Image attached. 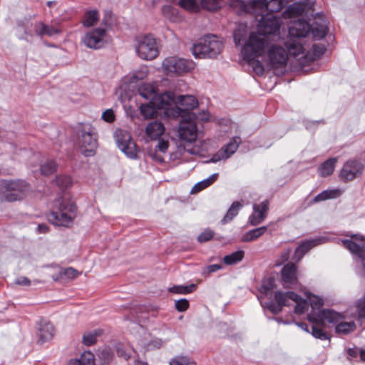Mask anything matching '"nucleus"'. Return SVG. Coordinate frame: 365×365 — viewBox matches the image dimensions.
Instances as JSON below:
<instances>
[{
	"label": "nucleus",
	"instance_id": "obj_25",
	"mask_svg": "<svg viewBox=\"0 0 365 365\" xmlns=\"http://www.w3.org/2000/svg\"><path fill=\"white\" fill-rule=\"evenodd\" d=\"M267 230V226H262L255 229L250 230L245 232L241 238L243 242L255 241L262 236Z\"/></svg>",
	"mask_w": 365,
	"mask_h": 365
},
{
	"label": "nucleus",
	"instance_id": "obj_43",
	"mask_svg": "<svg viewBox=\"0 0 365 365\" xmlns=\"http://www.w3.org/2000/svg\"><path fill=\"white\" fill-rule=\"evenodd\" d=\"M156 108L153 104L150 103V104H142L140 106V113L145 118H151L155 113Z\"/></svg>",
	"mask_w": 365,
	"mask_h": 365
},
{
	"label": "nucleus",
	"instance_id": "obj_53",
	"mask_svg": "<svg viewBox=\"0 0 365 365\" xmlns=\"http://www.w3.org/2000/svg\"><path fill=\"white\" fill-rule=\"evenodd\" d=\"M189 302L186 299H180L175 302V308L178 312L186 311L189 307Z\"/></svg>",
	"mask_w": 365,
	"mask_h": 365
},
{
	"label": "nucleus",
	"instance_id": "obj_62",
	"mask_svg": "<svg viewBox=\"0 0 365 365\" xmlns=\"http://www.w3.org/2000/svg\"><path fill=\"white\" fill-rule=\"evenodd\" d=\"M39 233H46L48 231V226L46 224H39L37 227Z\"/></svg>",
	"mask_w": 365,
	"mask_h": 365
},
{
	"label": "nucleus",
	"instance_id": "obj_52",
	"mask_svg": "<svg viewBox=\"0 0 365 365\" xmlns=\"http://www.w3.org/2000/svg\"><path fill=\"white\" fill-rule=\"evenodd\" d=\"M213 235V231H212L210 229H206L198 235L197 240L200 242H205L210 240L212 238Z\"/></svg>",
	"mask_w": 365,
	"mask_h": 365
},
{
	"label": "nucleus",
	"instance_id": "obj_4",
	"mask_svg": "<svg viewBox=\"0 0 365 365\" xmlns=\"http://www.w3.org/2000/svg\"><path fill=\"white\" fill-rule=\"evenodd\" d=\"M222 43L215 35H207L193 44L192 52L195 58H216L221 52Z\"/></svg>",
	"mask_w": 365,
	"mask_h": 365
},
{
	"label": "nucleus",
	"instance_id": "obj_34",
	"mask_svg": "<svg viewBox=\"0 0 365 365\" xmlns=\"http://www.w3.org/2000/svg\"><path fill=\"white\" fill-rule=\"evenodd\" d=\"M356 329V324L354 321L344 322L343 319L339 321L336 327L335 331L338 334L346 335L352 332Z\"/></svg>",
	"mask_w": 365,
	"mask_h": 365
},
{
	"label": "nucleus",
	"instance_id": "obj_22",
	"mask_svg": "<svg viewBox=\"0 0 365 365\" xmlns=\"http://www.w3.org/2000/svg\"><path fill=\"white\" fill-rule=\"evenodd\" d=\"M287 3L286 0H253L252 4L254 6H259L265 8L266 10L269 11L271 13L279 12L282 9Z\"/></svg>",
	"mask_w": 365,
	"mask_h": 365
},
{
	"label": "nucleus",
	"instance_id": "obj_11",
	"mask_svg": "<svg viewBox=\"0 0 365 365\" xmlns=\"http://www.w3.org/2000/svg\"><path fill=\"white\" fill-rule=\"evenodd\" d=\"M297 294L292 291L282 292L277 291L274 294V299L277 303L269 301L265 303L266 307L273 314H279L282 310L283 306H290L289 300H296Z\"/></svg>",
	"mask_w": 365,
	"mask_h": 365
},
{
	"label": "nucleus",
	"instance_id": "obj_55",
	"mask_svg": "<svg viewBox=\"0 0 365 365\" xmlns=\"http://www.w3.org/2000/svg\"><path fill=\"white\" fill-rule=\"evenodd\" d=\"M314 55L316 57H321L325 52L326 48L323 44H314L312 46Z\"/></svg>",
	"mask_w": 365,
	"mask_h": 365
},
{
	"label": "nucleus",
	"instance_id": "obj_56",
	"mask_svg": "<svg viewBox=\"0 0 365 365\" xmlns=\"http://www.w3.org/2000/svg\"><path fill=\"white\" fill-rule=\"evenodd\" d=\"M291 252H292V249L291 248L284 249L282 252V253H281V255L279 256L280 262H279V264H283V263L287 262L288 259H289Z\"/></svg>",
	"mask_w": 365,
	"mask_h": 365
},
{
	"label": "nucleus",
	"instance_id": "obj_47",
	"mask_svg": "<svg viewBox=\"0 0 365 365\" xmlns=\"http://www.w3.org/2000/svg\"><path fill=\"white\" fill-rule=\"evenodd\" d=\"M170 365H196L195 362L187 356H178L170 361Z\"/></svg>",
	"mask_w": 365,
	"mask_h": 365
},
{
	"label": "nucleus",
	"instance_id": "obj_42",
	"mask_svg": "<svg viewBox=\"0 0 365 365\" xmlns=\"http://www.w3.org/2000/svg\"><path fill=\"white\" fill-rule=\"evenodd\" d=\"M56 163L53 160H47L41 165V173L44 175H50L56 170Z\"/></svg>",
	"mask_w": 365,
	"mask_h": 365
},
{
	"label": "nucleus",
	"instance_id": "obj_59",
	"mask_svg": "<svg viewBox=\"0 0 365 365\" xmlns=\"http://www.w3.org/2000/svg\"><path fill=\"white\" fill-rule=\"evenodd\" d=\"M234 41L236 46H239L243 41L240 31H235L233 34Z\"/></svg>",
	"mask_w": 365,
	"mask_h": 365
},
{
	"label": "nucleus",
	"instance_id": "obj_21",
	"mask_svg": "<svg viewBox=\"0 0 365 365\" xmlns=\"http://www.w3.org/2000/svg\"><path fill=\"white\" fill-rule=\"evenodd\" d=\"M175 104L181 111L188 112L198 106V101L193 96H179L175 99Z\"/></svg>",
	"mask_w": 365,
	"mask_h": 365
},
{
	"label": "nucleus",
	"instance_id": "obj_17",
	"mask_svg": "<svg viewBox=\"0 0 365 365\" xmlns=\"http://www.w3.org/2000/svg\"><path fill=\"white\" fill-rule=\"evenodd\" d=\"M55 332L53 324L48 320L41 319L38 324L37 343H43L52 339Z\"/></svg>",
	"mask_w": 365,
	"mask_h": 365
},
{
	"label": "nucleus",
	"instance_id": "obj_12",
	"mask_svg": "<svg viewBox=\"0 0 365 365\" xmlns=\"http://www.w3.org/2000/svg\"><path fill=\"white\" fill-rule=\"evenodd\" d=\"M344 316L331 309H322L317 312L309 313L307 315V319L310 322L322 323L325 322L330 324H337L339 321L344 319Z\"/></svg>",
	"mask_w": 365,
	"mask_h": 365
},
{
	"label": "nucleus",
	"instance_id": "obj_60",
	"mask_svg": "<svg viewBox=\"0 0 365 365\" xmlns=\"http://www.w3.org/2000/svg\"><path fill=\"white\" fill-rule=\"evenodd\" d=\"M16 283L20 285L29 286L31 281L26 277H21L16 280Z\"/></svg>",
	"mask_w": 365,
	"mask_h": 365
},
{
	"label": "nucleus",
	"instance_id": "obj_38",
	"mask_svg": "<svg viewBox=\"0 0 365 365\" xmlns=\"http://www.w3.org/2000/svg\"><path fill=\"white\" fill-rule=\"evenodd\" d=\"M173 1L185 10L191 11H199L200 7L197 0H173Z\"/></svg>",
	"mask_w": 365,
	"mask_h": 365
},
{
	"label": "nucleus",
	"instance_id": "obj_3",
	"mask_svg": "<svg viewBox=\"0 0 365 365\" xmlns=\"http://www.w3.org/2000/svg\"><path fill=\"white\" fill-rule=\"evenodd\" d=\"M76 204L68 198L63 197L58 203V209L51 211L48 215V221L55 226L69 227L76 216Z\"/></svg>",
	"mask_w": 365,
	"mask_h": 365
},
{
	"label": "nucleus",
	"instance_id": "obj_45",
	"mask_svg": "<svg viewBox=\"0 0 365 365\" xmlns=\"http://www.w3.org/2000/svg\"><path fill=\"white\" fill-rule=\"evenodd\" d=\"M55 182L61 189L67 188L72 184L71 178L68 175H58L55 179Z\"/></svg>",
	"mask_w": 365,
	"mask_h": 365
},
{
	"label": "nucleus",
	"instance_id": "obj_41",
	"mask_svg": "<svg viewBox=\"0 0 365 365\" xmlns=\"http://www.w3.org/2000/svg\"><path fill=\"white\" fill-rule=\"evenodd\" d=\"M196 288L197 286L195 284H191L187 286L175 285L169 288V292L174 294H187L193 292L196 289Z\"/></svg>",
	"mask_w": 365,
	"mask_h": 365
},
{
	"label": "nucleus",
	"instance_id": "obj_23",
	"mask_svg": "<svg viewBox=\"0 0 365 365\" xmlns=\"http://www.w3.org/2000/svg\"><path fill=\"white\" fill-rule=\"evenodd\" d=\"M145 131L150 138L155 139L164 133L165 127L160 121L154 120L147 125Z\"/></svg>",
	"mask_w": 365,
	"mask_h": 365
},
{
	"label": "nucleus",
	"instance_id": "obj_32",
	"mask_svg": "<svg viewBox=\"0 0 365 365\" xmlns=\"http://www.w3.org/2000/svg\"><path fill=\"white\" fill-rule=\"evenodd\" d=\"M218 177V173H214L206 179L197 182L192 188L191 193L195 194L210 186Z\"/></svg>",
	"mask_w": 365,
	"mask_h": 365
},
{
	"label": "nucleus",
	"instance_id": "obj_7",
	"mask_svg": "<svg viewBox=\"0 0 365 365\" xmlns=\"http://www.w3.org/2000/svg\"><path fill=\"white\" fill-rule=\"evenodd\" d=\"M135 48L137 55L143 60L152 61L159 54L156 39L151 34L137 36Z\"/></svg>",
	"mask_w": 365,
	"mask_h": 365
},
{
	"label": "nucleus",
	"instance_id": "obj_26",
	"mask_svg": "<svg viewBox=\"0 0 365 365\" xmlns=\"http://www.w3.org/2000/svg\"><path fill=\"white\" fill-rule=\"evenodd\" d=\"M68 365H95V358L91 351H84L78 359H71Z\"/></svg>",
	"mask_w": 365,
	"mask_h": 365
},
{
	"label": "nucleus",
	"instance_id": "obj_35",
	"mask_svg": "<svg viewBox=\"0 0 365 365\" xmlns=\"http://www.w3.org/2000/svg\"><path fill=\"white\" fill-rule=\"evenodd\" d=\"M244 256L245 252L243 250H237L230 255H225L222 260L226 265H233L241 262Z\"/></svg>",
	"mask_w": 365,
	"mask_h": 365
},
{
	"label": "nucleus",
	"instance_id": "obj_30",
	"mask_svg": "<svg viewBox=\"0 0 365 365\" xmlns=\"http://www.w3.org/2000/svg\"><path fill=\"white\" fill-rule=\"evenodd\" d=\"M342 191L339 189L326 190L313 198V202H319L329 199H335L341 196Z\"/></svg>",
	"mask_w": 365,
	"mask_h": 365
},
{
	"label": "nucleus",
	"instance_id": "obj_13",
	"mask_svg": "<svg viewBox=\"0 0 365 365\" xmlns=\"http://www.w3.org/2000/svg\"><path fill=\"white\" fill-rule=\"evenodd\" d=\"M241 143V138L239 136H235L228 143L223 146L218 152L213 154L209 162L217 163L222 160L228 159L237 150Z\"/></svg>",
	"mask_w": 365,
	"mask_h": 365
},
{
	"label": "nucleus",
	"instance_id": "obj_39",
	"mask_svg": "<svg viewBox=\"0 0 365 365\" xmlns=\"http://www.w3.org/2000/svg\"><path fill=\"white\" fill-rule=\"evenodd\" d=\"M295 302L294 312L297 314H304L308 309V302L297 294L296 300H289L290 306Z\"/></svg>",
	"mask_w": 365,
	"mask_h": 365
},
{
	"label": "nucleus",
	"instance_id": "obj_57",
	"mask_svg": "<svg viewBox=\"0 0 365 365\" xmlns=\"http://www.w3.org/2000/svg\"><path fill=\"white\" fill-rule=\"evenodd\" d=\"M168 146H169V143L167 140L160 139L158 140V145H156V147L155 148L157 149L158 150L165 153L167 151Z\"/></svg>",
	"mask_w": 365,
	"mask_h": 365
},
{
	"label": "nucleus",
	"instance_id": "obj_63",
	"mask_svg": "<svg viewBox=\"0 0 365 365\" xmlns=\"http://www.w3.org/2000/svg\"><path fill=\"white\" fill-rule=\"evenodd\" d=\"M321 121H307L305 123L307 129H311L313 127H316Z\"/></svg>",
	"mask_w": 365,
	"mask_h": 365
},
{
	"label": "nucleus",
	"instance_id": "obj_48",
	"mask_svg": "<svg viewBox=\"0 0 365 365\" xmlns=\"http://www.w3.org/2000/svg\"><path fill=\"white\" fill-rule=\"evenodd\" d=\"M98 333L96 331L93 332L86 333L83 336V343L86 346H91L97 341Z\"/></svg>",
	"mask_w": 365,
	"mask_h": 365
},
{
	"label": "nucleus",
	"instance_id": "obj_16",
	"mask_svg": "<svg viewBox=\"0 0 365 365\" xmlns=\"http://www.w3.org/2000/svg\"><path fill=\"white\" fill-rule=\"evenodd\" d=\"M252 208L253 212L249 217V222L252 226H257L266 218L269 210V202L265 200L259 204H254Z\"/></svg>",
	"mask_w": 365,
	"mask_h": 365
},
{
	"label": "nucleus",
	"instance_id": "obj_49",
	"mask_svg": "<svg viewBox=\"0 0 365 365\" xmlns=\"http://www.w3.org/2000/svg\"><path fill=\"white\" fill-rule=\"evenodd\" d=\"M148 73V69L146 66H140L139 69L135 71L132 76V79L135 81L144 79Z\"/></svg>",
	"mask_w": 365,
	"mask_h": 365
},
{
	"label": "nucleus",
	"instance_id": "obj_36",
	"mask_svg": "<svg viewBox=\"0 0 365 365\" xmlns=\"http://www.w3.org/2000/svg\"><path fill=\"white\" fill-rule=\"evenodd\" d=\"M313 324L311 327L310 333L316 339H319L320 340H327L329 339V334L324 331V329L321 327L323 325L322 323H317L312 322Z\"/></svg>",
	"mask_w": 365,
	"mask_h": 365
},
{
	"label": "nucleus",
	"instance_id": "obj_37",
	"mask_svg": "<svg viewBox=\"0 0 365 365\" xmlns=\"http://www.w3.org/2000/svg\"><path fill=\"white\" fill-rule=\"evenodd\" d=\"M79 272L73 267H68L66 269H61L58 274L56 276H52V279L54 281H58L60 279L66 278L69 279H73L76 278L78 275Z\"/></svg>",
	"mask_w": 365,
	"mask_h": 365
},
{
	"label": "nucleus",
	"instance_id": "obj_20",
	"mask_svg": "<svg viewBox=\"0 0 365 365\" xmlns=\"http://www.w3.org/2000/svg\"><path fill=\"white\" fill-rule=\"evenodd\" d=\"M175 95L172 91H166L160 95L155 94L150 103L158 109L166 108L171 103H175Z\"/></svg>",
	"mask_w": 365,
	"mask_h": 365
},
{
	"label": "nucleus",
	"instance_id": "obj_58",
	"mask_svg": "<svg viewBox=\"0 0 365 365\" xmlns=\"http://www.w3.org/2000/svg\"><path fill=\"white\" fill-rule=\"evenodd\" d=\"M158 152V150L157 149H154V150H150L149 152H148V155L153 160H155V162H158V163H163L164 161V159L163 158V156L158 155L157 153Z\"/></svg>",
	"mask_w": 365,
	"mask_h": 365
},
{
	"label": "nucleus",
	"instance_id": "obj_24",
	"mask_svg": "<svg viewBox=\"0 0 365 365\" xmlns=\"http://www.w3.org/2000/svg\"><path fill=\"white\" fill-rule=\"evenodd\" d=\"M34 29L36 34L39 36H42L43 35L52 36L60 32L59 30L55 27L46 25L41 21L36 22L34 24Z\"/></svg>",
	"mask_w": 365,
	"mask_h": 365
},
{
	"label": "nucleus",
	"instance_id": "obj_1",
	"mask_svg": "<svg viewBox=\"0 0 365 365\" xmlns=\"http://www.w3.org/2000/svg\"><path fill=\"white\" fill-rule=\"evenodd\" d=\"M282 24L281 18L273 14L262 15L258 21L257 32L250 34L248 40L241 49L243 59L258 76L264 74V68L262 63L256 58L263 56L267 46L279 38Z\"/></svg>",
	"mask_w": 365,
	"mask_h": 365
},
{
	"label": "nucleus",
	"instance_id": "obj_28",
	"mask_svg": "<svg viewBox=\"0 0 365 365\" xmlns=\"http://www.w3.org/2000/svg\"><path fill=\"white\" fill-rule=\"evenodd\" d=\"M336 162V158H331L322 163L318 168L319 175L322 177H327L331 175L334 170Z\"/></svg>",
	"mask_w": 365,
	"mask_h": 365
},
{
	"label": "nucleus",
	"instance_id": "obj_33",
	"mask_svg": "<svg viewBox=\"0 0 365 365\" xmlns=\"http://www.w3.org/2000/svg\"><path fill=\"white\" fill-rule=\"evenodd\" d=\"M98 20V11L97 9H91L85 12L82 24L85 27H91L94 26Z\"/></svg>",
	"mask_w": 365,
	"mask_h": 365
},
{
	"label": "nucleus",
	"instance_id": "obj_46",
	"mask_svg": "<svg viewBox=\"0 0 365 365\" xmlns=\"http://www.w3.org/2000/svg\"><path fill=\"white\" fill-rule=\"evenodd\" d=\"M308 304H310L312 309L310 313L317 312L316 309H319L323 305V300L317 296L311 295L308 296Z\"/></svg>",
	"mask_w": 365,
	"mask_h": 365
},
{
	"label": "nucleus",
	"instance_id": "obj_18",
	"mask_svg": "<svg viewBox=\"0 0 365 365\" xmlns=\"http://www.w3.org/2000/svg\"><path fill=\"white\" fill-rule=\"evenodd\" d=\"M281 275L284 287H293L297 284V266L294 263L285 264L281 270Z\"/></svg>",
	"mask_w": 365,
	"mask_h": 365
},
{
	"label": "nucleus",
	"instance_id": "obj_54",
	"mask_svg": "<svg viewBox=\"0 0 365 365\" xmlns=\"http://www.w3.org/2000/svg\"><path fill=\"white\" fill-rule=\"evenodd\" d=\"M115 118V114L112 109H107L102 114V119L108 123L113 122Z\"/></svg>",
	"mask_w": 365,
	"mask_h": 365
},
{
	"label": "nucleus",
	"instance_id": "obj_9",
	"mask_svg": "<svg viewBox=\"0 0 365 365\" xmlns=\"http://www.w3.org/2000/svg\"><path fill=\"white\" fill-rule=\"evenodd\" d=\"M107 41V31L103 28L91 29L86 32L83 38L84 45L92 49L103 48Z\"/></svg>",
	"mask_w": 365,
	"mask_h": 365
},
{
	"label": "nucleus",
	"instance_id": "obj_64",
	"mask_svg": "<svg viewBox=\"0 0 365 365\" xmlns=\"http://www.w3.org/2000/svg\"><path fill=\"white\" fill-rule=\"evenodd\" d=\"M296 324L299 327L302 329H303L304 331H307V332H310V330L308 327V325L304 323V322H299V323H296Z\"/></svg>",
	"mask_w": 365,
	"mask_h": 365
},
{
	"label": "nucleus",
	"instance_id": "obj_50",
	"mask_svg": "<svg viewBox=\"0 0 365 365\" xmlns=\"http://www.w3.org/2000/svg\"><path fill=\"white\" fill-rule=\"evenodd\" d=\"M140 95L147 100L152 101L153 97L155 96V93L150 86H147L145 87H140L139 88Z\"/></svg>",
	"mask_w": 365,
	"mask_h": 365
},
{
	"label": "nucleus",
	"instance_id": "obj_19",
	"mask_svg": "<svg viewBox=\"0 0 365 365\" xmlns=\"http://www.w3.org/2000/svg\"><path fill=\"white\" fill-rule=\"evenodd\" d=\"M179 137L187 142H193L197 138V126L192 121H181L178 129Z\"/></svg>",
	"mask_w": 365,
	"mask_h": 365
},
{
	"label": "nucleus",
	"instance_id": "obj_61",
	"mask_svg": "<svg viewBox=\"0 0 365 365\" xmlns=\"http://www.w3.org/2000/svg\"><path fill=\"white\" fill-rule=\"evenodd\" d=\"M359 353V349L357 348H349L347 350V354L351 357H356Z\"/></svg>",
	"mask_w": 365,
	"mask_h": 365
},
{
	"label": "nucleus",
	"instance_id": "obj_44",
	"mask_svg": "<svg viewBox=\"0 0 365 365\" xmlns=\"http://www.w3.org/2000/svg\"><path fill=\"white\" fill-rule=\"evenodd\" d=\"M200 5L206 10L214 11L220 7V0H200Z\"/></svg>",
	"mask_w": 365,
	"mask_h": 365
},
{
	"label": "nucleus",
	"instance_id": "obj_10",
	"mask_svg": "<svg viewBox=\"0 0 365 365\" xmlns=\"http://www.w3.org/2000/svg\"><path fill=\"white\" fill-rule=\"evenodd\" d=\"M115 140L119 149L129 158H138V150L135 143L132 140L130 134L118 130L115 133Z\"/></svg>",
	"mask_w": 365,
	"mask_h": 365
},
{
	"label": "nucleus",
	"instance_id": "obj_40",
	"mask_svg": "<svg viewBox=\"0 0 365 365\" xmlns=\"http://www.w3.org/2000/svg\"><path fill=\"white\" fill-rule=\"evenodd\" d=\"M275 287L276 284L274 279L272 277H268L262 280L259 292L261 294L267 296L271 294L272 291Z\"/></svg>",
	"mask_w": 365,
	"mask_h": 365
},
{
	"label": "nucleus",
	"instance_id": "obj_6",
	"mask_svg": "<svg viewBox=\"0 0 365 365\" xmlns=\"http://www.w3.org/2000/svg\"><path fill=\"white\" fill-rule=\"evenodd\" d=\"M28 184L22 180H4L0 182V197L2 200L14 202L23 199L28 190Z\"/></svg>",
	"mask_w": 365,
	"mask_h": 365
},
{
	"label": "nucleus",
	"instance_id": "obj_31",
	"mask_svg": "<svg viewBox=\"0 0 365 365\" xmlns=\"http://www.w3.org/2000/svg\"><path fill=\"white\" fill-rule=\"evenodd\" d=\"M304 11V6L300 3H294L289 5L283 12L285 19H291L301 16Z\"/></svg>",
	"mask_w": 365,
	"mask_h": 365
},
{
	"label": "nucleus",
	"instance_id": "obj_14",
	"mask_svg": "<svg viewBox=\"0 0 365 365\" xmlns=\"http://www.w3.org/2000/svg\"><path fill=\"white\" fill-rule=\"evenodd\" d=\"M328 240L326 237H319L302 242L296 248L293 255V259L296 262L300 261L304 255L313 247L325 243Z\"/></svg>",
	"mask_w": 365,
	"mask_h": 365
},
{
	"label": "nucleus",
	"instance_id": "obj_51",
	"mask_svg": "<svg viewBox=\"0 0 365 365\" xmlns=\"http://www.w3.org/2000/svg\"><path fill=\"white\" fill-rule=\"evenodd\" d=\"M222 269V266L221 264H215L206 266L202 271V274L203 276H208L211 273L215 272L218 270Z\"/></svg>",
	"mask_w": 365,
	"mask_h": 365
},
{
	"label": "nucleus",
	"instance_id": "obj_8",
	"mask_svg": "<svg viewBox=\"0 0 365 365\" xmlns=\"http://www.w3.org/2000/svg\"><path fill=\"white\" fill-rule=\"evenodd\" d=\"M195 66L193 61L176 56L167 57L162 63L164 71L170 76H178L190 72L195 68Z\"/></svg>",
	"mask_w": 365,
	"mask_h": 365
},
{
	"label": "nucleus",
	"instance_id": "obj_15",
	"mask_svg": "<svg viewBox=\"0 0 365 365\" xmlns=\"http://www.w3.org/2000/svg\"><path fill=\"white\" fill-rule=\"evenodd\" d=\"M363 165L357 160H349L341 170L339 176L344 181H350L354 179L358 175L361 174Z\"/></svg>",
	"mask_w": 365,
	"mask_h": 365
},
{
	"label": "nucleus",
	"instance_id": "obj_29",
	"mask_svg": "<svg viewBox=\"0 0 365 365\" xmlns=\"http://www.w3.org/2000/svg\"><path fill=\"white\" fill-rule=\"evenodd\" d=\"M243 207V205L238 201H235L232 203L231 206L227 210L226 214L221 220V223L225 225L231 222L235 217H236L240 210Z\"/></svg>",
	"mask_w": 365,
	"mask_h": 365
},
{
	"label": "nucleus",
	"instance_id": "obj_27",
	"mask_svg": "<svg viewBox=\"0 0 365 365\" xmlns=\"http://www.w3.org/2000/svg\"><path fill=\"white\" fill-rule=\"evenodd\" d=\"M308 24H309L308 22H307ZM310 26V25H309ZM311 28V26H309ZM312 31V34L313 36L317 39H322L328 33L329 28L326 24L325 21H323L322 23H319L317 21H315L312 26V28L310 29L309 31ZM308 33L307 36L309 34Z\"/></svg>",
	"mask_w": 365,
	"mask_h": 365
},
{
	"label": "nucleus",
	"instance_id": "obj_5",
	"mask_svg": "<svg viewBox=\"0 0 365 365\" xmlns=\"http://www.w3.org/2000/svg\"><path fill=\"white\" fill-rule=\"evenodd\" d=\"M78 143L84 156L94 155L98 145L97 133L90 123H81L78 125Z\"/></svg>",
	"mask_w": 365,
	"mask_h": 365
},
{
	"label": "nucleus",
	"instance_id": "obj_2",
	"mask_svg": "<svg viewBox=\"0 0 365 365\" xmlns=\"http://www.w3.org/2000/svg\"><path fill=\"white\" fill-rule=\"evenodd\" d=\"M309 30V26L306 21H294L289 27L287 39L284 43L287 50L282 46H275L274 41L265 48L269 65L274 68H279L286 65L289 55L294 58L300 54L303 55L305 51L304 38Z\"/></svg>",
	"mask_w": 365,
	"mask_h": 365
}]
</instances>
